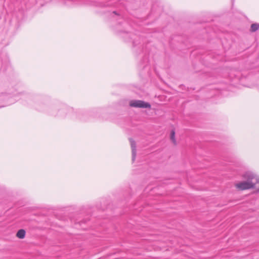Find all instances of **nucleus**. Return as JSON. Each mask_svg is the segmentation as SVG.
I'll list each match as a JSON object with an SVG mask.
<instances>
[{"instance_id": "5", "label": "nucleus", "mask_w": 259, "mask_h": 259, "mask_svg": "<svg viewBox=\"0 0 259 259\" xmlns=\"http://www.w3.org/2000/svg\"><path fill=\"white\" fill-rule=\"evenodd\" d=\"M259 28V24L257 23H254L251 24L250 27V31L255 32Z\"/></svg>"}, {"instance_id": "8", "label": "nucleus", "mask_w": 259, "mask_h": 259, "mask_svg": "<svg viewBox=\"0 0 259 259\" xmlns=\"http://www.w3.org/2000/svg\"><path fill=\"white\" fill-rule=\"evenodd\" d=\"M112 5V4H107V6H111Z\"/></svg>"}, {"instance_id": "7", "label": "nucleus", "mask_w": 259, "mask_h": 259, "mask_svg": "<svg viewBox=\"0 0 259 259\" xmlns=\"http://www.w3.org/2000/svg\"><path fill=\"white\" fill-rule=\"evenodd\" d=\"M133 45H134V46H136V42L135 41H134Z\"/></svg>"}, {"instance_id": "4", "label": "nucleus", "mask_w": 259, "mask_h": 259, "mask_svg": "<svg viewBox=\"0 0 259 259\" xmlns=\"http://www.w3.org/2000/svg\"><path fill=\"white\" fill-rule=\"evenodd\" d=\"M16 236L17 237H18L20 239H23L25 237V231L23 229H20L19 230L16 234Z\"/></svg>"}, {"instance_id": "1", "label": "nucleus", "mask_w": 259, "mask_h": 259, "mask_svg": "<svg viewBox=\"0 0 259 259\" xmlns=\"http://www.w3.org/2000/svg\"><path fill=\"white\" fill-rule=\"evenodd\" d=\"M242 178L245 181L236 184L237 188L241 190L257 188L259 190V177L255 174L247 171L243 174Z\"/></svg>"}, {"instance_id": "2", "label": "nucleus", "mask_w": 259, "mask_h": 259, "mask_svg": "<svg viewBox=\"0 0 259 259\" xmlns=\"http://www.w3.org/2000/svg\"><path fill=\"white\" fill-rule=\"evenodd\" d=\"M130 106L132 107L141 108H150L151 105L147 102L141 100H131Z\"/></svg>"}, {"instance_id": "3", "label": "nucleus", "mask_w": 259, "mask_h": 259, "mask_svg": "<svg viewBox=\"0 0 259 259\" xmlns=\"http://www.w3.org/2000/svg\"><path fill=\"white\" fill-rule=\"evenodd\" d=\"M130 142L131 143V146L132 148V161H134L136 157V145L135 142L132 139H130Z\"/></svg>"}, {"instance_id": "9", "label": "nucleus", "mask_w": 259, "mask_h": 259, "mask_svg": "<svg viewBox=\"0 0 259 259\" xmlns=\"http://www.w3.org/2000/svg\"><path fill=\"white\" fill-rule=\"evenodd\" d=\"M113 13H114L115 14H116V12L115 11H114Z\"/></svg>"}, {"instance_id": "6", "label": "nucleus", "mask_w": 259, "mask_h": 259, "mask_svg": "<svg viewBox=\"0 0 259 259\" xmlns=\"http://www.w3.org/2000/svg\"><path fill=\"white\" fill-rule=\"evenodd\" d=\"M170 140L172 141L174 144H176V141L175 139V132L174 130H172L170 133Z\"/></svg>"}]
</instances>
